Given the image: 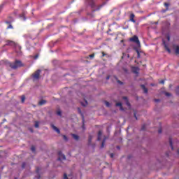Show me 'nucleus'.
<instances>
[{
  "label": "nucleus",
  "mask_w": 179,
  "mask_h": 179,
  "mask_svg": "<svg viewBox=\"0 0 179 179\" xmlns=\"http://www.w3.org/2000/svg\"><path fill=\"white\" fill-rule=\"evenodd\" d=\"M7 29H13V27H12V24H10V25L7 27Z\"/></svg>",
  "instance_id": "58836bf2"
},
{
  "label": "nucleus",
  "mask_w": 179,
  "mask_h": 179,
  "mask_svg": "<svg viewBox=\"0 0 179 179\" xmlns=\"http://www.w3.org/2000/svg\"><path fill=\"white\" fill-rule=\"evenodd\" d=\"M120 43H124V40H122V41H120Z\"/></svg>",
  "instance_id": "8fccbe9b"
},
{
  "label": "nucleus",
  "mask_w": 179,
  "mask_h": 179,
  "mask_svg": "<svg viewBox=\"0 0 179 179\" xmlns=\"http://www.w3.org/2000/svg\"><path fill=\"white\" fill-rule=\"evenodd\" d=\"M169 143H170V146L171 148V150H174V147L173 146V140L171 138H169Z\"/></svg>",
  "instance_id": "6ab92c4d"
},
{
  "label": "nucleus",
  "mask_w": 179,
  "mask_h": 179,
  "mask_svg": "<svg viewBox=\"0 0 179 179\" xmlns=\"http://www.w3.org/2000/svg\"><path fill=\"white\" fill-rule=\"evenodd\" d=\"M58 156H59V158L57 159V160H65L66 159L65 157V155L62 154V152L61 151L58 152Z\"/></svg>",
  "instance_id": "423d86ee"
},
{
  "label": "nucleus",
  "mask_w": 179,
  "mask_h": 179,
  "mask_svg": "<svg viewBox=\"0 0 179 179\" xmlns=\"http://www.w3.org/2000/svg\"><path fill=\"white\" fill-rule=\"evenodd\" d=\"M131 71H132L133 73L138 75L139 73L140 69H139V67L134 66L131 68Z\"/></svg>",
  "instance_id": "0eeeda50"
},
{
  "label": "nucleus",
  "mask_w": 179,
  "mask_h": 179,
  "mask_svg": "<svg viewBox=\"0 0 179 179\" xmlns=\"http://www.w3.org/2000/svg\"><path fill=\"white\" fill-rule=\"evenodd\" d=\"M92 139H93V136L90 135L88 138V145H90L92 143Z\"/></svg>",
  "instance_id": "a211bd4d"
},
{
  "label": "nucleus",
  "mask_w": 179,
  "mask_h": 179,
  "mask_svg": "<svg viewBox=\"0 0 179 179\" xmlns=\"http://www.w3.org/2000/svg\"><path fill=\"white\" fill-rule=\"evenodd\" d=\"M57 114V115H62V112L60 110H58Z\"/></svg>",
  "instance_id": "4c0bfd02"
},
{
  "label": "nucleus",
  "mask_w": 179,
  "mask_h": 179,
  "mask_svg": "<svg viewBox=\"0 0 179 179\" xmlns=\"http://www.w3.org/2000/svg\"><path fill=\"white\" fill-rule=\"evenodd\" d=\"M165 95L167 96L168 97H169V96H171V94H170L169 92H166Z\"/></svg>",
  "instance_id": "c756f323"
},
{
  "label": "nucleus",
  "mask_w": 179,
  "mask_h": 179,
  "mask_svg": "<svg viewBox=\"0 0 179 179\" xmlns=\"http://www.w3.org/2000/svg\"><path fill=\"white\" fill-rule=\"evenodd\" d=\"M129 41H131V43H135V44H137L138 45H141V41H139V38L136 35H134L133 37L130 38Z\"/></svg>",
  "instance_id": "39448f33"
},
{
  "label": "nucleus",
  "mask_w": 179,
  "mask_h": 179,
  "mask_svg": "<svg viewBox=\"0 0 179 179\" xmlns=\"http://www.w3.org/2000/svg\"><path fill=\"white\" fill-rule=\"evenodd\" d=\"M162 132H163V130L162 129V128H159L158 130V133L162 134Z\"/></svg>",
  "instance_id": "7c9ffc66"
},
{
  "label": "nucleus",
  "mask_w": 179,
  "mask_h": 179,
  "mask_svg": "<svg viewBox=\"0 0 179 179\" xmlns=\"http://www.w3.org/2000/svg\"><path fill=\"white\" fill-rule=\"evenodd\" d=\"M82 106H83L84 107H86V106H87V101H85V104L81 103Z\"/></svg>",
  "instance_id": "72a5a7b5"
},
{
  "label": "nucleus",
  "mask_w": 179,
  "mask_h": 179,
  "mask_svg": "<svg viewBox=\"0 0 179 179\" xmlns=\"http://www.w3.org/2000/svg\"><path fill=\"white\" fill-rule=\"evenodd\" d=\"M103 135V132L101 131H99L98 132V138L97 141H101V136Z\"/></svg>",
  "instance_id": "ddd939ff"
},
{
  "label": "nucleus",
  "mask_w": 179,
  "mask_h": 179,
  "mask_svg": "<svg viewBox=\"0 0 179 179\" xmlns=\"http://www.w3.org/2000/svg\"><path fill=\"white\" fill-rule=\"evenodd\" d=\"M134 118H136V120H138V117H136V113H134Z\"/></svg>",
  "instance_id": "a18cd8bd"
},
{
  "label": "nucleus",
  "mask_w": 179,
  "mask_h": 179,
  "mask_svg": "<svg viewBox=\"0 0 179 179\" xmlns=\"http://www.w3.org/2000/svg\"><path fill=\"white\" fill-rule=\"evenodd\" d=\"M63 138H64V141H68V137H66V136L64 135Z\"/></svg>",
  "instance_id": "f704fd0d"
},
{
  "label": "nucleus",
  "mask_w": 179,
  "mask_h": 179,
  "mask_svg": "<svg viewBox=\"0 0 179 179\" xmlns=\"http://www.w3.org/2000/svg\"><path fill=\"white\" fill-rule=\"evenodd\" d=\"M145 129H146V125L143 124L141 127V131H145Z\"/></svg>",
  "instance_id": "bb28decb"
},
{
  "label": "nucleus",
  "mask_w": 179,
  "mask_h": 179,
  "mask_svg": "<svg viewBox=\"0 0 179 179\" xmlns=\"http://www.w3.org/2000/svg\"><path fill=\"white\" fill-rule=\"evenodd\" d=\"M108 79H110V76L106 77V80H108Z\"/></svg>",
  "instance_id": "09e8293b"
},
{
  "label": "nucleus",
  "mask_w": 179,
  "mask_h": 179,
  "mask_svg": "<svg viewBox=\"0 0 179 179\" xmlns=\"http://www.w3.org/2000/svg\"><path fill=\"white\" fill-rule=\"evenodd\" d=\"M155 101H156L157 103H159V101H160V99H155Z\"/></svg>",
  "instance_id": "de8ad7c7"
},
{
  "label": "nucleus",
  "mask_w": 179,
  "mask_h": 179,
  "mask_svg": "<svg viewBox=\"0 0 179 179\" xmlns=\"http://www.w3.org/2000/svg\"><path fill=\"white\" fill-rule=\"evenodd\" d=\"M31 132H33V130H32V129H31Z\"/></svg>",
  "instance_id": "864d4df0"
},
{
  "label": "nucleus",
  "mask_w": 179,
  "mask_h": 179,
  "mask_svg": "<svg viewBox=\"0 0 179 179\" xmlns=\"http://www.w3.org/2000/svg\"><path fill=\"white\" fill-rule=\"evenodd\" d=\"M14 179H17V178H15Z\"/></svg>",
  "instance_id": "5fc2aeb1"
},
{
  "label": "nucleus",
  "mask_w": 179,
  "mask_h": 179,
  "mask_svg": "<svg viewBox=\"0 0 179 179\" xmlns=\"http://www.w3.org/2000/svg\"><path fill=\"white\" fill-rule=\"evenodd\" d=\"M90 58H94V53L89 55Z\"/></svg>",
  "instance_id": "c85d7f7f"
},
{
  "label": "nucleus",
  "mask_w": 179,
  "mask_h": 179,
  "mask_svg": "<svg viewBox=\"0 0 179 179\" xmlns=\"http://www.w3.org/2000/svg\"><path fill=\"white\" fill-rule=\"evenodd\" d=\"M6 45L14 47L15 52H17V55H22V46L19 45V44L16 43V42L8 40L6 41Z\"/></svg>",
  "instance_id": "f257e3e1"
},
{
  "label": "nucleus",
  "mask_w": 179,
  "mask_h": 179,
  "mask_svg": "<svg viewBox=\"0 0 179 179\" xmlns=\"http://www.w3.org/2000/svg\"><path fill=\"white\" fill-rule=\"evenodd\" d=\"M173 48H174L175 54L176 55H179V46H178V45H174Z\"/></svg>",
  "instance_id": "1a4fd4ad"
},
{
  "label": "nucleus",
  "mask_w": 179,
  "mask_h": 179,
  "mask_svg": "<svg viewBox=\"0 0 179 179\" xmlns=\"http://www.w3.org/2000/svg\"><path fill=\"white\" fill-rule=\"evenodd\" d=\"M39 172H40V168H36V173L38 174Z\"/></svg>",
  "instance_id": "a19ab883"
},
{
  "label": "nucleus",
  "mask_w": 179,
  "mask_h": 179,
  "mask_svg": "<svg viewBox=\"0 0 179 179\" xmlns=\"http://www.w3.org/2000/svg\"><path fill=\"white\" fill-rule=\"evenodd\" d=\"M102 57H106V53H104V52H102Z\"/></svg>",
  "instance_id": "49530a36"
},
{
  "label": "nucleus",
  "mask_w": 179,
  "mask_h": 179,
  "mask_svg": "<svg viewBox=\"0 0 179 179\" xmlns=\"http://www.w3.org/2000/svg\"><path fill=\"white\" fill-rule=\"evenodd\" d=\"M31 152H36V147H34V145H32V146L31 147Z\"/></svg>",
  "instance_id": "5701e85b"
},
{
  "label": "nucleus",
  "mask_w": 179,
  "mask_h": 179,
  "mask_svg": "<svg viewBox=\"0 0 179 179\" xmlns=\"http://www.w3.org/2000/svg\"><path fill=\"white\" fill-rule=\"evenodd\" d=\"M107 140V137H104L102 143L101 145V149H103L104 148V144L106 143V141Z\"/></svg>",
  "instance_id": "2eb2a0df"
},
{
  "label": "nucleus",
  "mask_w": 179,
  "mask_h": 179,
  "mask_svg": "<svg viewBox=\"0 0 179 179\" xmlns=\"http://www.w3.org/2000/svg\"><path fill=\"white\" fill-rule=\"evenodd\" d=\"M34 58V59H37V58H38V55H35Z\"/></svg>",
  "instance_id": "37998d69"
},
{
  "label": "nucleus",
  "mask_w": 179,
  "mask_h": 179,
  "mask_svg": "<svg viewBox=\"0 0 179 179\" xmlns=\"http://www.w3.org/2000/svg\"><path fill=\"white\" fill-rule=\"evenodd\" d=\"M141 88L143 89L144 93H148V88H146L145 85H141Z\"/></svg>",
  "instance_id": "dca6fc26"
},
{
  "label": "nucleus",
  "mask_w": 179,
  "mask_h": 179,
  "mask_svg": "<svg viewBox=\"0 0 179 179\" xmlns=\"http://www.w3.org/2000/svg\"><path fill=\"white\" fill-rule=\"evenodd\" d=\"M176 94H179V87H177L176 89Z\"/></svg>",
  "instance_id": "cd10ccee"
},
{
  "label": "nucleus",
  "mask_w": 179,
  "mask_h": 179,
  "mask_svg": "<svg viewBox=\"0 0 179 179\" xmlns=\"http://www.w3.org/2000/svg\"><path fill=\"white\" fill-rule=\"evenodd\" d=\"M116 107H120V110H124L122 108V103L121 102L116 103Z\"/></svg>",
  "instance_id": "f3484780"
},
{
  "label": "nucleus",
  "mask_w": 179,
  "mask_h": 179,
  "mask_svg": "<svg viewBox=\"0 0 179 179\" xmlns=\"http://www.w3.org/2000/svg\"><path fill=\"white\" fill-rule=\"evenodd\" d=\"M24 100H26V96L24 95L21 96V101L22 103H24Z\"/></svg>",
  "instance_id": "4be33fe9"
},
{
  "label": "nucleus",
  "mask_w": 179,
  "mask_h": 179,
  "mask_svg": "<svg viewBox=\"0 0 179 179\" xmlns=\"http://www.w3.org/2000/svg\"><path fill=\"white\" fill-rule=\"evenodd\" d=\"M51 127H52V129H54V131L57 132V134H61V131H59V129H58L54 124H51Z\"/></svg>",
  "instance_id": "f8f14e48"
},
{
  "label": "nucleus",
  "mask_w": 179,
  "mask_h": 179,
  "mask_svg": "<svg viewBox=\"0 0 179 179\" xmlns=\"http://www.w3.org/2000/svg\"><path fill=\"white\" fill-rule=\"evenodd\" d=\"M117 149H120V146H117Z\"/></svg>",
  "instance_id": "603ef678"
},
{
  "label": "nucleus",
  "mask_w": 179,
  "mask_h": 179,
  "mask_svg": "<svg viewBox=\"0 0 179 179\" xmlns=\"http://www.w3.org/2000/svg\"><path fill=\"white\" fill-rule=\"evenodd\" d=\"M72 136H73V139H75L76 141H79V136H78L76 134H72Z\"/></svg>",
  "instance_id": "412c9836"
},
{
  "label": "nucleus",
  "mask_w": 179,
  "mask_h": 179,
  "mask_svg": "<svg viewBox=\"0 0 179 179\" xmlns=\"http://www.w3.org/2000/svg\"><path fill=\"white\" fill-rule=\"evenodd\" d=\"M105 104H106V107H110V104L109 103V102L107 101H105Z\"/></svg>",
  "instance_id": "a878e982"
},
{
  "label": "nucleus",
  "mask_w": 179,
  "mask_h": 179,
  "mask_svg": "<svg viewBox=\"0 0 179 179\" xmlns=\"http://www.w3.org/2000/svg\"><path fill=\"white\" fill-rule=\"evenodd\" d=\"M40 73H41V70L38 69L32 74L33 80H38L40 79Z\"/></svg>",
  "instance_id": "20e7f679"
},
{
  "label": "nucleus",
  "mask_w": 179,
  "mask_h": 179,
  "mask_svg": "<svg viewBox=\"0 0 179 179\" xmlns=\"http://www.w3.org/2000/svg\"><path fill=\"white\" fill-rule=\"evenodd\" d=\"M122 99H123V100H125L126 106H127L128 107H131V103H129V101H128V97L123 96Z\"/></svg>",
  "instance_id": "9b49d317"
},
{
  "label": "nucleus",
  "mask_w": 179,
  "mask_h": 179,
  "mask_svg": "<svg viewBox=\"0 0 179 179\" xmlns=\"http://www.w3.org/2000/svg\"><path fill=\"white\" fill-rule=\"evenodd\" d=\"M0 65H1V62H0Z\"/></svg>",
  "instance_id": "6e6d98bb"
},
{
  "label": "nucleus",
  "mask_w": 179,
  "mask_h": 179,
  "mask_svg": "<svg viewBox=\"0 0 179 179\" xmlns=\"http://www.w3.org/2000/svg\"><path fill=\"white\" fill-rule=\"evenodd\" d=\"M78 111L79 114H80L83 117V128L85 129V119L83 118V114L82 113V110H80V108H78Z\"/></svg>",
  "instance_id": "6e6552de"
},
{
  "label": "nucleus",
  "mask_w": 179,
  "mask_h": 179,
  "mask_svg": "<svg viewBox=\"0 0 179 179\" xmlns=\"http://www.w3.org/2000/svg\"><path fill=\"white\" fill-rule=\"evenodd\" d=\"M134 18H135V14L131 13V14L130 15V22H132L133 23H136V21L135 20Z\"/></svg>",
  "instance_id": "9d476101"
},
{
  "label": "nucleus",
  "mask_w": 179,
  "mask_h": 179,
  "mask_svg": "<svg viewBox=\"0 0 179 179\" xmlns=\"http://www.w3.org/2000/svg\"><path fill=\"white\" fill-rule=\"evenodd\" d=\"M22 169H24L26 167V164L24 162L22 163Z\"/></svg>",
  "instance_id": "c9c22d12"
},
{
  "label": "nucleus",
  "mask_w": 179,
  "mask_h": 179,
  "mask_svg": "<svg viewBox=\"0 0 179 179\" xmlns=\"http://www.w3.org/2000/svg\"><path fill=\"white\" fill-rule=\"evenodd\" d=\"M64 179H68V176L66 175V173H64Z\"/></svg>",
  "instance_id": "e433bc0d"
},
{
  "label": "nucleus",
  "mask_w": 179,
  "mask_h": 179,
  "mask_svg": "<svg viewBox=\"0 0 179 179\" xmlns=\"http://www.w3.org/2000/svg\"><path fill=\"white\" fill-rule=\"evenodd\" d=\"M45 103H47L45 100H41V101H39L38 105L43 106V104H45Z\"/></svg>",
  "instance_id": "aec40b11"
},
{
  "label": "nucleus",
  "mask_w": 179,
  "mask_h": 179,
  "mask_svg": "<svg viewBox=\"0 0 179 179\" xmlns=\"http://www.w3.org/2000/svg\"><path fill=\"white\" fill-rule=\"evenodd\" d=\"M137 52V58H141V52H139V50H136Z\"/></svg>",
  "instance_id": "393cba45"
},
{
  "label": "nucleus",
  "mask_w": 179,
  "mask_h": 179,
  "mask_svg": "<svg viewBox=\"0 0 179 179\" xmlns=\"http://www.w3.org/2000/svg\"><path fill=\"white\" fill-rule=\"evenodd\" d=\"M7 65H8L11 69H17V68H22V66H24L22 61L17 59L13 63L7 62Z\"/></svg>",
  "instance_id": "7ed1b4c3"
},
{
  "label": "nucleus",
  "mask_w": 179,
  "mask_h": 179,
  "mask_svg": "<svg viewBox=\"0 0 179 179\" xmlns=\"http://www.w3.org/2000/svg\"><path fill=\"white\" fill-rule=\"evenodd\" d=\"M40 178H41V176H40V175H38V179H40Z\"/></svg>",
  "instance_id": "3c124183"
},
{
  "label": "nucleus",
  "mask_w": 179,
  "mask_h": 179,
  "mask_svg": "<svg viewBox=\"0 0 179 179\" xmlns=\"http://www.w3.org/2000/svg\"><path fill=\"white\" fill-rule=\"evenodd\" d=\"M164 6H166V8H169V4L168 3H164Z\"/></svg>",
  "instance_id": "2f4dec72"
},
{
  "label": "nucleus",
  "mask_w": 179,
  "mask_h": 179,
  "mask_svg": "<svg viewBox=\"0 0 179 179\" xmlns=\"http://www.w3.org/2000/svg\"><path fill=\"white\" fill-rule=\"evenodd\" d=\"M110 157H111V159H113V157H114V154L113 153L110 154Z\"/></svg>",
  "instance_id": "79ce46f5"
},
{
  "label": "nucleus",
  "mask_w": 179,
  "mask_h": 179,
  "mask_svg": "<svg viewBox=\"0 0 179 179\" xmlns=\"http://www.w3.org/2000/svg\"><path fill=\"white\" fill-rule=\"evenodd\" d=\"M117 83H120V85H124V83H122L121 80H118Z\"/></svg>",
  "instance_id": "473e14b6"
},
{
  "label": "nucleus",
  "mask_w": 179,
  "mask_h": 179,
  "mask_svg": "<svg viewBox=\"0 0 179 179\" xmlns=\"http://www.w3.org/2000/svg\"><path fill=\"white\" fill-rule=\"evenodd\" d=\"M159 83H161L162 85H164V80H161Z\"/></svg>",
  "instance_id": "ea45409f"
},
{
  "label": "nucleus",
  "mask_w": 179,
  "mask_h": 179,
  "mask_svg": "<svg viewBox=\"0 0 179 179\" xmlns=\"http://www.w3.org/2000/svg\"><path fill=\"white\" fill-rule=\"evenodd\" d=\"M164 45L166 51L170 54L171 52V50L169 48V46L166 45V42L164 41Z\"/></svg>",
  "instance_id": "4468645a"
},
{
  "label": "nucleus",
  "mask_w": 179,
  "mask_h": 179,
  "mask_svg": "<svg viewBox=\"0 0 179 179\" xmlns=\"http://www.w3.org/2000/svg\"><path fill=\"white\" fill-rule=\"evenodd\" d=\"M166 38H167L168 41H170V36H167Z\"/></svg>",
  "instance_id": "c03bdc74"
},
{
  "label": "nucleus",
  "mask_w": 179,
  "mask_h": 179,
  "mask_svg": "<svg viewBox=\"0 0 179 179\" xmlns=\"http://www.w3.org/2000/svg\"><path fill=\"white\" fill-rule=\"evenodd\" d=\"M34 127H35V128H38V127H39V122H35Z\"/></svg>",
  "instance_id": "b1692460"
},
{
  "label": "nucleus",
  "mask_w": 179,
  "mask_h": 179,
  "mask_svg": "<svg viewBox=\"0 0 179 179\" xmlns=\"http://www.w3.org/2000/svg\"><path fill=\"white\" fill-rule=\"evenodd\" d=\"M85 3L92 8L93 12H96L103 8V4H101L96 8V3H94L93 0H86Z\"/></svg>",
  "instance_id": "f03ea898"
}]
</instances>
